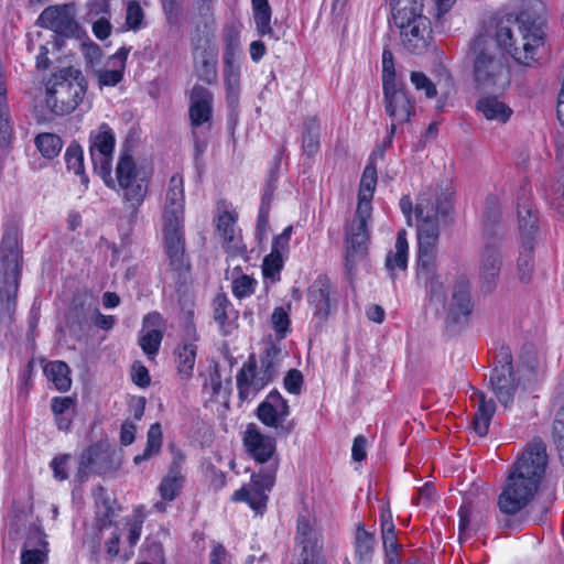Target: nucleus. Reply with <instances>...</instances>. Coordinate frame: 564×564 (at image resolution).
<instances>
[{
  "label": "nucleus",
  "instance_id": "473e14b6",
  "mask_svg": "<svg viewBox=\"0 0 564 564\" xmlns=\"http://www.w3.org/2000/svg\"><path fill=\"white\" fill-rule=\"evenodd\" d=\"M476 110L487 120L497 121L498 123H506L513 113L512 109L497 97H482L478 99Z\"/></svg>",
  "mask_w": 564,
  "mask_h": 564
},
{
  "label": "nucleus",
  "instance_id": "37998d69",
  "mask_svg": "<svg viewBox=\"0 0 564 564\" xmlns=\"http://www.w3.org/2000/svg\"><path fill=\"white\" fill-rule=\"evenodd\" d=\"M375 543V535L366 531L362 524H359L355 538V553L360 562H369L371 560Z\"/></svg>",
  "mask_w": 564,
  "mask_h": 564
},
{
  "label": "nucleus",
  "instance_id": "f03ea898",
  "mask_svg": "<svg viewBox=\"0 0 564 564\" xmlns=\"http://www.w3.org/2000/svg\"><path fill=\"white\" fill-rule=\"evenodd\" d=\"M546 445L534 438L510 467L498 507L505 516H514L532 501L547 466Z\"/></svg>",
  "mask_w": 564,
  "mask_h": 564
},
{
  "label": "nucleus",
  "instance_id": "9b49d317",
  "mask_svg": "<svg viewBox=\"0 0 564 564\" xmlns=\"http://www.w3.org/2000/svg\"><path fill=\"white\" fill-rule=\"evenodd\" d=\"M290 406L278 390H272L257 408V417L265 426L273 429L278 436L289 435L294 424L289 420Z\"/></svg>",
  "mask_w": 564,
  "mask_h": 564
},
{
  "label": "nucleus",
  "instance_id": "2eb2a0df",
  "mask_svg": "<svg viewBox=\"0 0 564 564\" xmlns=\"http://www.w3.org/2000/svg\"><path fill=\"white\" fill-rule=\"evenodd\" d=\"M395 26L400 30L401 43L408 52L421 54L430 46L432 28L427 17H419L416 20L403 25L395 24Z\"/></svg>",
  "mask_w": 564,
  "mask_h": 564
},
{
  "label": "nucleus",
  "instance_id": "72a5a7b5",
  "mask_svg": "<svg viewBox=\"0 0 564 564\" xmlns=\"http://www.w3.org/2000/svg\"><path fill=\"white\" fill-rule=\"evenodd\" d=\"M394 24L408 23L423 14V0H390Z\"/></svg>",
  "mask_w": 564,
  "mask_h": 564
},
{
  "label": "nucleus",
  "instance_id": "13d9d810",
  "mask_svg": "<svg viewBox=\"0 0 564 564\" xmlns=\"http://www.w3.org/2000/svg\"><path fill=\"white\" fill-rule=\"evenodd\" d=\"M12 137V123L9 106L2 104L0 107V145L8 147Z\"/></svg>",
  "mask_w": 564,
  "mask_h": 564
},
{
  "label": "nucleus",
  "instance_id": "9d476101",
  "mask_svg": "<svg viewBox=\"0 0 564 564\" xmlns=\"http://www.w3.org/2000/svg\"><path fill=\"white\" fill-rule=\"evenodd\" d=\"M278 467L279 459H273L268 467L252 474L249 487L236 490L231 499L247 502L254 511L261 512L267 507L268 492L275 484Z\"/></svg>",
  "mask_w": 564,
  "mask_h": 564
},
{
  "label": "nucleus",
  "instance_id": "bf43d9fd",
  "mask_svg": "<svg viewBox=\"0 0 564 564\" xmlns=\"http://www.w3.org/2000/svg\"><path fill=\"white\" fill-rule=\"evenodd\" d=\"M371 196L366 195H359L358 194V205L355 214V218L351 220V223H361L365 225H368V220L371 217Z\"/></svg>",
  "mask_w": 564,
  "mask_h": 564
},
{
  "label": "nucleus",
  "instance_id": "49530a36",
  "mask_svg": "<svg viewBox=\"0 0 564 564\" xmlns=\"http://www.w3.org/2000/svg\"><path fill=\"white\" fill-rule=\"evenodd\" d=\"M534 243H521L520 254L517 262V271L519 279L528 283L531 280L534 260H533Z\"/></svg>",
  "mask_w": 564,
  "mask_h": 564
},
{
  "label": "nucleus",
  "instance_id": "4c0bfd02",
  "mask_svg": "<svg viewBox=\"0 0 564 564\" xmlns=\"http://www.w3.org/2000/svg\"><path fill=\"white\" fill-rule=\"evenodd\" d=\"M195 72L197 77L208 84L217 82V56L207 50H203L195 57Z\"/></svg>",
  "mask_w": 564,
  "mask_h": 564
},
{
  "label": "nucleus",
  "instance_id": "3c124183",
  "mask_svg": "<svg viewBox=\"0 0 564 564\" xmlns=\"http://www.w3.org/2000/svg\"><path fill=\"white\" fill-rule=\"evenodd\" d=\"M224 76H225V84L227 88L228 98L237 97L238 89H239V65L238 63H229L225 64L224 69Z\"/></svg>",
  "mask_w": 564,
  "mask_h": 564
},
{
  "label": "nucleus",
  "instance_id": "6ab92c4d",
  "mask_svg": "<svg viewBox=\"0 0 564 564\" xmlns=\"http://www.w3.org/2000/svg\"><path fill=\"white\" fill-rule=\"evenodd\" d=\"M243 445L247 453L259 464L279 459L275 456L276 442L274 437L261 433L260 429L250 423L243 433Z\"/></svg>",
  "mask_w": 564,
  "mask_h": 564
},
{
  "label": "nucleus",
  "instance_id": "7ed1b4c3",
  "mask_svg": "<svg viewBox=\"0 0 564 564\" xmlns=\"http://www.w3.org/2000/svg\"><path fill=\"white\" fill-rule=\"evenodd\" d=\"M86 90L87 83L79 69L62 68L46 84V107L56 116L68 115L83 101Z\"/></svg>",
  "mask_w": 564,
  "mask_h": 564
},
{
  "label": "nucleus",
  "instance_id": "1a4fd4ad",
  "mask_svg": "<svg viewBox=\"0 0 564 564\" xmlns=\"http://www.w3.org/2000/svg\"><path fill=\"white\" fill-rule=\"evenodd\" d=\"M35 24L54 32L56 45H59V39L78 37L82 33V28L76 21L74 4L70 3L45 8L39 15Z\"/></svg>",
  "mask_w": 564,
  "mask_h": 564
},
{
  "label": "nucleus",
  "instance_id": "20e7f679",
  "mask_svg": "<svg viewBox=\"0 0 564 564\" xmlns=\"http://www.w3.org/2000/svg\"><path fill=\"white\" fill-rule=\"evenodd\" d=\"M452 194L445 191L419 195L414 209L417 238L438 239L442 225L449 223Z\"/></svg>",
  "mask_w": 564,
  "mask_h": 564
},
{
  "label": "nucleus",
  "instance_id": "864d4df0",
  "mask_svg": "<svg viewBox=\"0 0 564 564\" xmlns=\"http://www.w3.org/2000/svg\"><path fill=\"white\" fill-rule=\"evenodd\" d=\"M386 84H389V86L401 84L395 80L393 54L388 46L382 52V86Z\"/></svg>",
  "mask_w": 564,
  "mask_h": 564
},
{
  "label": "nucleus",
  "instance_id": "4d7b16f0",
  "mask_svg": "<svg viewBox=\"0 0 564 564\" xmlns=\"http://www.w3.org/2000/svg\"><path fill=\"white\" fill-rule=\"evenodd\" d=\"M226 48L224 53V64L237 63V55L240 48L239 33L231 30L225 36Z\"/></svg>",
  "mask_w": 564,
  "mask_h": 564
},
{
  "label": "nucleus",
  "instance_id": "a19ab883",
  "mask_svg": "<svg viewBox=\"0 0 564 564\" xmlns=\"http://www.w3.org/2000/svg\"><path fill=\"white\" fill-rule=\"evenodd\" d=\"M44 372L55 388L59 391H68L72 386L69 367L64 361H52L44 367Z\"/></svg>",
  "mask_w": 564,
  "mask_h": 564
},
{
  "label": "nucleus",
  "instance_id": "de8ad7c7",
  "mask_svg": "<svg viewBox=\"0 0 564 564\" xmlns=\"http://www.w3.org/2000/svg\"><path fill=\"white\" fill-rule=\"evenodd\" d=\"M319 149V126L316 119L311 118L304 123L303 151L308 156L317 153Z\"/></svg>",
  "mask_w": 564,
  "mask_h": 564
},
{
  "label": "nucleus",
  "instance_id": "a211bd4d",
  "mask_svg": "<svg viewBox=\"0 0 564 564\" xmlns=\"http://www.w3.org/2000/svg\"><path fill=\"white\" fill-rule=\"evenodd\" d=\"M213 93L202 85H194L189 94L188 117L192 129L209 130L213 118Z\"/></svg>",
  "mask_w": 564,
  "mask_h": 564
},
{
  "label": "nucleus",
  "instance_id": "7c9ffc66",
  "mask_svg": "<svg viewBox=\"0 0 564 564\" xmlns=\"http://www.w3.org/2000/svg\"><path fill=\"white\" fill-rule=\"evenodd\" d=\"M538 210L530 200L518 205V228L521 243H534L538 226Z\"/></svg>",
  "mask_w": 564,
  "mask_h": 564
},
{
  "label": "nucleus",
  "instance_id": "f257e3e1",
  "mask_svg": "<svg viewBox=\"0 0 564 564\" xmlns=\"http://www.w3.org/2000/svg\"><path fill=\"white\" fill-rule=\"evenodd\" d=\"M543 19L530 10L507 15L496 24L495 34L479 33L470 43L467 57L473 62L474 79L481 89L503 88L507 70L497 47L506 50L520 64L530 65L543 44Z\"/></svg>",
  "mask_w": 564,
  "mask_h": 564
},
{
  "label": "nucleus",
  "instance_id": "b1692460",
  "mask_svg": "<svg viewBox=\"0 0 564 564\" xmlns=\"http://www.w3.org/2000/svg\"><path fill=\"white\" fill-rule=\"evenodd\" d=\"M131 47L122 46L115 54L108 57L106 67L94 69V76L97 78L99 89L104 87H115L122 79L126 69V63Z\"/></svg>",
  "mask_w": 564,
  "mask_h": 564
},
{
  "label": "nucleus",
  "instance_id": "5701e85b",
  "mask_svg": "<svg viewBox=\"0 0 564 564\" xmlns=\"http://www.w3.org/2000/svg\"><path fill=\"white\" fill-rule=\"evenodd\" d=\"M292 232L293 227L288 226L280 235L274 237L271 252L264 257L262 262V272L265 278L274 280L280 274L284 258L289 253Z\"/></svg>",
  "mask_w": 564,
  "mask_h": 564
},
{
  "label": "nucleus",
  "instance_id": "a18cd8bd",
  "mask_svg": "<svg viewBox=\"0 0 564 564\" xmlns=\"http://www.w3.org/2000/svg\"><path fill=\"white\" fill-rule=\"evenodd\" d=\"M35 147L45 159H54L63 148L62 139L54 133L44 132L36 135Z\"/></svg>",
  "mask_w": 564,
  "mask_h": 564
},
{
  "label": "nucleus",
  "instance_id": "4be33fe9",
  "mask_svg": "<svg viewBox=\"0 0 564 564\" xmlns=\"http://www.w3.org/2000/svg\"><path fill=\"white\" fill-rule=\"evenodd\" d=\"M370 236L368 225L350 223L346 227V269L351 272L358 260L362 259L368 250Z\"/></svg>",
  "mask_w": 564,
  "mask_h": 564
},
{
  "label": "nucleus",
  "instance_id": "c9c22d12",
  "mask_svg": "<svg viewBox=\"0 0 564 564\" xmlns=\"http://www.w3.org/2000/svg\"><path fill=\"white\" fill-rule=\"evenodd\" d=\"M478 409L473 419V430L479 436L487 435L489 431L490 421L496 411V403L489 399L482 392L478 393Z\"/></svg>",
  "mask_w": 564,
  "mask_h": 564
},
{
  "label": "nucleus",
  "instance_id": "603ef678",
  "mask_svg": "<svg viewBox=\"0 0 564 564\" xmlns=\"http://www.w3.org/2000/svg\"><path fill=\"white\" fill-rule=\"evenodd\" d=\"M377 184V167L375 164H367L360 181L359 195L373 197Z\"/></svg>",
  "mask_w": 564,
  "mask_h": 564
},
{
  "label": "nucleus",
  "instance_id": "c03bdc74",
  "mask_svg": "<svg viewBox=\"0 0 564 564\" xmlns=\"http://www.w3.org/2000/svg\"><path fill=\"white\" fill-rule=\"evenodd\" d=\"M184 482V475L167 471L158 487L161 499L164 501H173L180 495Z\"/></svg>",
  "mask_w": 564,
  "mask_h": 564
},
{
  "label": "nucleus",
  "instance_id": "cd10ccee",
  "mask_svg": "<svg viewBox=\"0 0 564 564\" xmlns=\"http://www.w3.org/2000/svg\"><path fill=\"white\" fill-rule=\"evenodd\" d=\"M236 218L229 212H224L217 219V232L223 241L226 243L227 252L232 256H241L247 258V247L235 237Z\"/></svg>",
  "mask_w": 564,
  "mask_h": 564
},
{
  "label": "nucleus",
  "instance_id": "e2e57ef3",
  "mask_svg": "<svg viewBox=\"0 0 564 564\" xmlns=\"http://www.w3.org/2000/svg\"><path fill=\"white\" fill-rule=\"evenodd\" d=\"M283 384L285 390L292 394H300L303 387V375L297 369H291L286 372Z\"/></svg>",
  "mask_w": 564,
  "mask_h": 564
},
{
  "label": "nucleus",
  "instance_id": "423d86ee",
  "mask_svg": "<svg viewBox=\"0 0 564 564\" xmlns=\"http://www.w3.org/2000/svg\"><path fill=\"white\" fill-rule=\"evenodd\" d=\"M279 352L275 347H269L261 356L260 367H258L253 355L242 365L236 376L240 400H248L272 381L276 375Z\"/></svg>",
  "mask_w": 564,
  "mask_h": 564
},
{
  "label": "nucleus",
  "instance_id": "052dcab7",
  "mask_svg": "<svg viewBox=\"0 0 564 564\" xmlns=\"http://www.w3.org/2000/svg\"><path fill=\"white\" fill-rule=\"evenodd\" d=\"M70 458L69 454H63L54 457L51 462L50 466L56 480L63 481L68 478V463Z\"/></svg>",
  "mask_w": 564,
  "mask_h": 564
},
{
  "label": "nucleus",
  "instance_id": "e433bc0d",
  "mask_svg": "<svg viewBox=\"0 0 564 564\" xmlns=\"http://www.w3.org/2000/svg\"><path fill=\"white\" fill-rule=\"evenodd\" d=\"M96 507V518L100 527L105 528L111 524L112 519L117 516L115 502L107 495L104 487L98 486L93 490Z\"/></svg>",
  "mask_w": 564,
  "mask_h": 564
},
{
  "label": "nucleus",
  "instance_id": "c756f323",
  "mask_svg": "<svg viewBox=\"0 0 564 564\" xmlns=\"http://www.w3.org/2000/svg\"><path fill=\"white\" fill-rule=\"evenodd\" d=\"M438 239L417 238V279H431L436 271Z\"/></svg>",
  "mask_w": 564,
  "mask_h": 564
},
{
  "label": "nucleus",
  "instance_id": "dca6fc26",
  "mask_svg": "<svg viewBox=\"0 0 564 564\" xmlns=\"http://www.w3.org/2000/svg\"><path fill=\"white\" fill-rule=\"evenodd\" d=\"M503 264L499 239L488 237L480 252L479 278L487 291H492Z\"/></svg>",
  "mask_w": 564,
  "mask_h": 564
},
{
  "label": "nucleus",
  "instance_id": "aec40b11",
  "mask_svg": "<svg viewBox=\"0 0 564 564\" xmlns=\"http://www.w3.org/2000/svg\"><path fill=\"white\" fill-rule=\"evenodd\" d=\"M111 452L108 446L96 443L86 448L79 459V466L76 477L83 482L88 478L90 473L104 474L111 468Z\"/></svg>",
  "mask_w": 564,
  "mask_h": 564
},
{
  "label": "nucleus",
  "instance_id": "2f4dec72",
  "mask_svg": "<svg viewBox=\"0 0 564 564\" xmlns=\"http://www.w3.org/2000/svg\"><path fill=\"white\" fill-rule=\"evenodd\" d=\"M214 319L223 335L227 336L235 329L237 311L225 294H217L213 301Z\"/></svg>",
  "mask_w": 564,
  "mask_h": 564
},
{
  "label": "nucleus",
  "instance_id": "ea45409f",
  "mask_svg": "<svg viewBox=\"0 0 564 564\" xmlns=\"http://www.w3.org/2000/svg\"><path fill=\"white\" fill-rule=\"evenodd\" d=\"M65 162L68 171H73L75 175L79 176L80 183L85 189L88 187L89 177L85 172L84 166V152L79 144L72 143L65 152Z\"/></svg>",
  "mask_w": 564,
  "mask_h": 564
},
{
  "label": "nucleus",
  "instance_id": "bb28decb",
  "mask_svg": "<svg viewBox=\"0 0 564 564\" xmlns=\"http://www.w3.org/2000/svg\"><path fill=\"white\" fill-rule=\"evenodd\" d=\"M40 528L30 530L21 552V564H44L47 558L48 543Z\"/></svg>",
  "mask_w": 564,
  "mask_h": 564
},
{
  "label": "nucleus",
  "instance_id": "338daca9",
  "mask_svg": "<svg viewBox=\"0 0 564 564\" xmlns=\"http://www.w3.org/2000/svg\"><path fill=\"white\" fill-rule=\"evenodd\" d=\"M83 54L86 62L94 68L100 64L102 52L101 48L94 42L83 44Z\"/></svg>",
  "mask_w": 564,
  "mask_h": 564
},
{
  "label": "nucleus",
  "instance_id": "6e6552de",
  "mask_svg": "<svg viewBox=\"0 0 564 564\" xmlns=\"http://www.w3.org/2000/svg\"><path fill=\"white\" fill-rule=\"evenodd\" d=\"M115 145V133L107 123H101L89 134V153L94 171L107 186H113L111 171Z\"/></svg>",
  "mask_w": 564,
  "mask_h": 564
},
{
  "label": "nucleus",
  "instance_id": "8fccbe9b",
  "mask_svg": "<svg viewBox=\"0 0 564 564\" xmlns=\"http://www.w3.org/2000/svg\"><path fill=\"white\" fill-rule=\"evenodd\" d=\"M257 281L247 274H241L232 280V293L237 299L250 296L256 291Z\"/></svg>",
  "mask_w": 564,
  "mask_h": 564
},
{
  "label": "nucleus",
  "instance_id": "4468645a",
  "mask_svg": "<svg viewBox=\"0 0 564 564\" xmlns=\"http://www.w3.org/2000/svg\"><path fill=\"white\" fill-rule=\"evenodd\" d=\"M383 102L387 116L391 119L389 137L393 138L397 127L410 121L414 113V104L404 89V85H383Z\"/></svg>",
  "mask_w": 564,
  "mask_h": 564
},
{
  "label": "nucleus",
  "instance_id": "680f3d73",
  "mask_svg": "<svg viewBox=\"0 0 564 564\" xmlns=\"http://www.w3.org/2000/svg\"><path fill=\"white\" fill-rule=\"evenodd\" d=\"M420 282L424 283L426 291L430 293L432 300H437L442 302L444 300V286L443 282L440 280L436 271L433 272L431 279H417Z\"/></svg>",
  "mask_w": 564,
  "mask_h": 564
},
{
  "label": "nucleus",
  "instance_id": "774afa93",
  "mask_svg": "<svg viewBox=\"0 0 564 564\" xmlns=\"http://www.w3.org/2000/svg\"><path fill=\"white\" fill-rule=\"evenodd\" d=\"M230 554L220 543H214L209 554V564H230Z\"/></svg>",
  "mask_w": 564,
  "mask_h": 564
},
{
  "label": "nucleus",
  "instance_id": "5fc2aeb1",
  "mask_svg": "<svg viewBox=\"0 0 564 564\" xmlns=\"http://www.w3.org/2000/svg\"><path fill=\"white\" fill-rule=\"evenodd\" d=\"M144 19L143 10L137 0L128 2L126 11V24L130 30H139Z\"/></svg>",
  "mask_w": 564,
  "mask_h": 564
},
{
  "label": "nucleus",
  "instance_id": "ddd939ff",
  "mask_svg": "<svg viewBox=\"0 0 564 564\" xmlns=\"http://www.w3.org/2000/svg\"><path fill=\"white\" fill-rule=\"evenodd\" d=\"M163 242L171 270L178 279L189 272V259L185 252L184 223L163 224Z\"/></svg>",
  "mask_w": 564,
  "mask_h": 564
},
{
  "label": "nucleus",
  "instance_id": "f704fd0d",
  "mask_svg": "<svg viewBox=\"0 0 564 564\" xmlns=\"http://www.w3.org/2000/svg\"><path fill=\"white\" fill-rule=\"evenodd\" d=\"M409 245L405 230H400L397 236L394 251H390L386 258V268L394 279V271L405 270L408 267Z\"/></svg>",
  "mask_w": 564,
  "mask_h": 564
},
{
  "label": "nucleus",
  "instance_id": "6e6d98bb",
  "mask_svg": "<svg viewBox=\"0 0 564 564\" xmlns=\"http://www.w3.org/2000/svg\"><path fill=\"white\" fill-rule=\"evenodd\" d=\"M410 80L417 91H424L427 98H434L437 94L434 83L422 72H412Z\"/></svg>",
  "mask_w": 564,
  "mask_h": 564
},
{
  "label": "nucleus",
  "instance_id": "c85d7f7f",
  "mask_svg": "<svg viewBox=\"0 0 564 564\" xmlns=\"http://www.w3.org/2000/svg\"><path fill=\"white\" fill-rule=\"evenodd\" d=\"M185 332L188 337V340H184L175 349V355H176L178 372L183 377L189 378L193 375L195 359H196L197 347L194 344V341L197 339V337H196L195 327L193 325H189V324L186 325Z\"/></svg>",
  "mask_w": 564,
  "mask_h": 564
},
{
  "label": "nucleus",
  "instance_id": "69168bd1",
  "mask_svg": "<svg viewBox=\"0 0 564 564\" xmlns=\"http://www.w3.org/2000/svg\"><path fill=\"white\" fill-rule=\"evenodd\" d=\"M497 366L495 368H506L507 371H513L512 352L509 346L502 344L495 351Z\"/></svg>",
  "mask_w": 564,
  "mask_h": 564
},
{
  "label": "nucleus",
  "instance_id": "39448f33",
  "mask_svg": "<svg viewBox=\"0 0 564 564\" xmlns=\"http://www.w3.org/2000/svg\"><path fill=\"white\" fill-rule=\"evenodd\" d=\"M20 258L18 232L8 230L0 245V303L9 316L14 313L17 305Z\"/></svg>",
  "mask_w": 564,
  "mask_h": 564
},
{
  "label": "nucleus",
  "instance_id": "09e8293b",
  "mask_svg": "<svg viewBox=\"0 0 564 564\" xmlns=\"http://www.w3.org/2000/svg\"><path fill=\"white\" fill-rule=\"evenodd\" d=\"M162 339V330L158 328H152L140 336L139 345L145 355L152 356L156 355V352L159 351Z\"/></svg>",
  "mask_w": 564,
  "mask_h": 564
},
{
  "label": "nucleus",
  "instance_id": "0eeeda50",
  "mask_svg": "<svg viewBox=\"0 0 564 564\" xmlns=\"http://www.w3.org/2000/svg\"><path fill=\"white\" fill-rule=\"evenodd\" d=\"M116 177L122 191L124 202L132 209V216H135L138 208L147 196L148 184L145 178L140 175L135 162L130 154L126 153L119 158Z\"/></svg>",
  "mask_w": 564,
  "mask_h": 564
},
{
  "label": "nucleus",
  "instance_id": "f8f14e48",
  "mask_svg": "<svg viewBox=\"0 0 564 564\" xmlns=\"http://www.w3.org/2000/svg\"><path fill=\"white\" fill-rule=\"evenodd\" d=\"M295 540L300 547L296 564H326L322 534L305 516L297 518Z\"/></svg>",
  "mask_w": 564,
  "mask_h": 564
},
{
  "label": "nucleus",
  "instance_id": "79ce46f5",
  "mask_svg": "<svg viewBox=\"0 0 564 564\" xmlns=\"http://www.w3.org/2000/svg\"><path fill=\"white\" fill-rule=\"evenodd\" d=\"M162 437L163 434L160 423H153L148 431L145 448L142 454L134 456V464L140 465L158 455L162 447Z\"/></svg>",
  "mask_w": 564,
  "mask_h": 564
},
{
  "label": "nucleus",
  "instance_id": "412c9836",
  "mask_svg": "<svg viewBox=\"0 0 564 564\" xmlns=\"http://www.w3.org/2000/svg\"><path fill=\"white\" fill-rule=\"evenodd\" d=\"M184 180L178 173L170 178L163 205V224L184 223Z\"/></svg>",
  "mask_w": 564,
  "mask_h": 564
},
{
  "label": "nucleus",
  "instance_id": "a878e982",
  "mask_svg": "<svg viewBox=\"0 0 564 564\" xmlns=\"http://www.w3.org/2000/svg\"><path fill=\"white\" fill-rule=\"evenodd\" d=\"M489 384L497 400L505 406L509 408L519 387V380L513 371H507L506 368H494Z\"/></svg>",
  "mask_w": 564,
  "mask_h": 564
},
{
  "label": "nucleus",
  "instance_id": "0e129e2a",
  "mask_svg": "<svg viewBox=\"0 0 564 564\" xmlns=\"http://www.w3.org/2000/svg\"><path fill=\"white\" fill-rule=\"evenodd\" d=\"M552 436L556 448L564 445V405L557 411L555 415Z\"/></svg>",
  "mask_w": 564,
  "mask_h": 564
},
{
  "label": "nucleus",
  "instance_id": "393cba45",
  "mask_svg": "<svg viewBox=\"0 0 564 564\" xmlns=\"http://www.w3.org/2000/svg\"><path fill=\"white\" fill-rule=\"evenodd\" d=\"M474 304L470 297V286L465 281L455 284L447 310V323L464 324L471 314Z\"/></svg>",
  "mask_w": 564,
  "mask_h": 564
},
{
  "label": "nucleus",
  "instance_id": "58836bf2",
  "mask_svg": "<svg viewBox=\"0 0 564 564\" xmlns=\"http://www.w3.org/2000/svg\"><path fill=\"white\" fill-rule=\"evenodd\" d=\"M256 29L261 36L274 37L271 26L272 11L268 0H251Z\"/></svg>",
  "mask_w": 564,
  "mask_h": 564
},
{
  "label": "nucleus",
  "instance_id": "f3484780",
  "mask_svg": "<svg viewBox=\"0 0 564 564\" xmlns=\"http://www.w3.org/2000/svg\"><path fill=\"white\" fill-rule=\"evenodd\" d=\"M329 279L319 275L307 290V302L313 310V315L321 322L326 321L333 311L336 310L337 302Z\"/></svg>",
  "mask_w": 564,
  "mask_h": 564
}]
</instances>
